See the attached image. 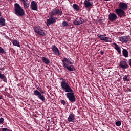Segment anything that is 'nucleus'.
I'll use <instances>...</instances> for the list:
<instances>
[{"label":"nucleus","mask_w":131,"mask_h":131,"mask_svg":"<svg viewBox=\"0 0 131 131\" xmlns=\"http://www.w3.org/2000/svg\"><path fill=\"white\" fill-rule=\"evenodd\" d=\"M0 54H6V51H5V50L3 49L1 47H0Z\"/></svg>","instance_id":"29"},{"label":"nucleus","mask_w":131,"mask_h":131,"mask_svg":"<svg viewBox=\"0 0 131 131\" xmlns=\"http://www.w3.org/2000/svg\"><path fill=\"white\" fill-rule=\"evenodd\" d=\"M1 68H0V70H1Z\"/></svg>","instance_id":"42"},{"label":"nucleus","mask_w":131,"mask_h":131,"mask_svg":"<svg viewBox=\"0 0 131 131\" xmlns=\"http://www.w3.org/2000/svg\"><path fill=\"white\" fill-rule=\"evenodd\" d=\"M113 45L115 46V50H117V52L118 53V54L120 55L121 54V48H120V46H119L115 42H114Z\"/></svg>","instance_id":"17"},{"label":"nucleus","mask_w":131,"mask_h":131,"mask_svg":"<svg viewBox=\"0 0 131 131\" xmlns=\"http://www.w3.org/2000/svg\"><path fill=\"white\" fill-rule=\"evenodd\" d=\"M123 80L124 81H126L127 82H128V81H129V79H128V78L127 77V75H125L123 77Z\"/></svg>","instance_id":"28"},{"label":"nucleus","mask_w":131,"mask_h":131,"mask_svg":"<svg viewBox=\"0 0 131 131\" xmlns=\"http://www.w3.org/2000/svg\"><path fill=\"white\" fill-rule=\"evenodd\" d=\"M119 67L122 69H126L128 67V64H127V62L126 61H121L120 62Z\"/></svg>","instance_id":"12"},{"label":"nucleus","mask_w":131,"mask_h":131,"mask_svg":"<svg viewBox=\"0 0 131 131\" xmlns=\"http://www.w3.org/2000/svg\"><path fill=\"white\" fill-rule=\"evenodd\" d=\"M30 8L32 11H37V3L36 2L33 1L31 2Z\"/></svg>","instance_id":"11"},{"label":"nucleus","mask_w":131,"mask_h":131,"mask_svg":"<svg viewBox=\"0 0 131 131\" xmlns=\"http://www.w3.org/2000/svg\"><path fill=\"white\" fill-rule=\"evenodd\" d=\"M41 60L42 61L43 63L46 64V65H49V64H50V59L46 58L45 57H42Z\"/></svg>","instance_id":"21"},{"label":"nucleus","mask_w":131,"mask_h":131,"mask_svg":"<svg viewBox=\"0 0 131 131\" xmlns=\"http://www.w3.org/2000/svg\"><path fill=\"white\" fill-rule=\"evenodd\" d=\"M0 17H2V13L0 12Z\"/></svg>","instance_id":"39"},{"label":"nucleus","mask_w":131,"mask_h":131,"mask_svg":"<svg viewBox=\"0 0 131 131\" xmlns=\"http://www.w3.org/2000/svg\"><path fill=\"white\" fill-rule=\"evenodd\" d=\"M62 27H65L66 26H68V22H66V21H63L62 23Z\"/></svg>","instance_id":"30"},{"label":"nucleus","mask_w":131,"mask_h":131,"mask_svg":"<svg viewBox=\"0 0 131 131\" xmlns=\"http://www.w3.org/2000/svg\"><path fill=\"white\" fill-rule=\"evenodd\" d=\"M51 49L53 53H54V54H55V55H56V56H60V55H61V53H60V51H59V49L57 47H56V46L53 45L51 47Z\"/></svg>","instance_id":"10"},{"label":"nucleus","mask_w":131,"mask_h":131,"mask_svg":"<svg viewBox=\"0 0 131 131\" xmlns=\"http://www.w3.org/2000/svg\"><path fill=\"white\" fill-rule=\"evenodd\" d=\"M60 80L62 81L60 82L61 89L63 92L67 93L66 96L67 99L71 103H74L75 102V95H74L73 90L71 88V86H70L69 83L63 78H60Z\"/></svg>","instance_id":"1"},{"label":"nucleus","mask_w":131,"mask_h":131,"mask_svg":"<svg viewBox=\"0 0 131 131\" xmlns=\"http://www.w3.org/2000/svg\"><path fill=\"white\" fill-rule=\"evenodd\" d=\"M122 54L125 58H127V57H128V51H127L126 49H123Z\"/></svg>","instance_id":"22"},{"label":"nucleus","mask_w":131,"mask_h":131,"mask_svg":"<svg viewBox=\"0 0 131 131\" xmlns=\"http://www.w3.org/2000/svg\"><path fill=\"white\" fill-rule=\"evenodd\" d=\"M13 12L15 15L17 16V17H23V16H25L24 9H23L22 7L18 3L14 4V10Z\"/></svg>","instance_id":"3"},{"label":"nucleus","mask_w":131,"mask_h":131,"mask_svg":"<svg viewBox=\"0 0 131 131\" xmlns=\"http://www.w3.org/2000/svg\"><path fill=\"white\" fill-rule=\"evenodd\" d=\"M57 18L55 17H51L49 19H47V26H50L51 24H54V23H56L57 22Z\"/></svg>","instance_id":"8"},{"label":"nucleus","mask_w":131,"mask_h":131,"mask_svg":"<svg viewBox=\"0 0 131 131\" xmlns=\"http://www.w3.org/2000/svg\"><path fill=\"white\" fill-rule=\"evenodd\" d=\"M62 16L63 15V12L60 10L59 9L54 8L51 10L50 13V17H55V16Z\"/></svg>","instance_id":"4"},{"label":"nucleus","mask_w":131,"mask_h":131,"mask_svg":"<svg viewBox=\"0 0 131 131\" xmlns=\"http://www.w3.org/2000/svg\"><path fill=\"white\" fill-rule=\"evenodd\" d=\"M34 31L39 35H41V36H46V32L42 29L40 28V27H36L34 28Z\"/></svg>","instance_id":"7"},{"label":"nucleus","mask_w":131,"mask_h":131,"mask_svg":"<svg viewBox=\"0 0 131 131\" xmlns=\"http://www.w3.org/2000/svg\"><path fill=\"white\" fill-rule=\"evenodd\" d=\"M118 7L119 9L123 10V11H126V10H127V8H128L127 4L124 2H120L118 5Z\"/></svg>","instance_id":"9"},{"label":"nucleus","mask_w":131,"mask_h":131,"mask_svg":"<svg viewBox=\"0 0 131 131\" xmlns=\"http://www.w3.org/2000/svg\"><path fill=\"white\" fill-rule=\"evenodd\" d=\"M116 125L117 126H120L121 125V122L120 121H117L116 122Z\"/></svg>","instance_id":"31"},{"label":"nucleus","mask_w":131,"mask_h":131,"mask_svg":"<svg viewBox=\"0 0 131 131\" xmlns=\"http://www.w3.org/2000/svg\"><path fill=\"white\" fill-rule=\"evenodd\" d=\"M129 65L131 67V59H129Z\"/></svg>","instance_id":"35"},{"label":"nucleus","mask_w":131,"mask_h":131,"mask_svg":"<svg viewBox=\"0 0 131 131\" xmlns=\"http://www.w3.org/2000/svg\"><path fill=\"white\" fill-rule=\"evenodd\" d=\"M60 102L63 105V106H65L66 105V101L64 100H61Z\"/></svg>","instance_id":"32"},{"label":"nucleus","mask_w":131,"mask_h":131,"mask_svg":"<svg viewBox=\"0 0 131 131\" xmlns=\"http://www.w3.org/2000/svg\"><path fill=\"white\" fill-rule=\"evenodd\" d=\"M24 5V9H28L29 8V3L28 0H20Z\"/></svg>","instance_id":"19"},{"label":"nucleus","mask_w":131,"mask_h":131,"mask_svg":"<svg viewBox=\"0 0 131 131\" xmlns=\"http://www.w3.org/2000/svg\"><path fill=\"white\" fill-rule=\"evenodd\" d=\"M6 19L3 17H0V25L1 26H5L6 25Z\"/></svg>","instance_id":"23"},{"label":"nucleus","mask_w":131,"mask_h":131,"mask_svg":"<svg viewBox=\"0 0 131 131\" xmlns=\"http://www.w3.org/2000/svg\"><path fill=\"white\" fill-rule=\"evenodd\" d=\"M103 1H105L106 2H108V1H110V0H103Z\"/></svg>","instance_id":"40"},{"label":"nucleus","mask_w":131,"mask_h":131,"mask_svg":"<svg viewBox=\"0 0 131 131\" xmlns=\"http://www.w3.org/2000/svg\"><path fill=\"white\" fill-rule=\"evenodd\" d=\"M84 6L85 8H90L93 6V2H91L90 0H85Z\"/></svg>","instance_id":"18"},{"label":"nucleus","mask_w":131,"mask_h":131,"mask_svg":"<svg viewBox=\"0 0 131 131\" xmlns=\"http://www.w3.org/2000/svg\"><path fill=\"white\" fill-rule=\"evenodd\" d=\"M0 79H2L4 82H6V83H8V81L7 80V77L5 74H2L0 73Z\"/></svg>","instance_id":"20"},{"label":"nucleus","mask_w":131,"mask_h":131,"mask_svg":"<svg viewBox=\"0 0 131 131\" xmlns=\"http://www.w3.org/2000/svg\"><path fill=\"white\" fill-rule=\"evenodd\" d=\"M117 19V15L115 13H110L108 15V20L111 22H113V21H115Z\"/></svg>","instance_id":"13"},{"label":"nucleus","mask_w":131,"mask_h":131,"mask_svg":"<svg viewBox=\"0 0 131 131\" xmlns=\"http://www.w3.org/2000/svg\"><path fill=\"white\" fill-rule=\"evenodd\" d=\"M103 41H105V42H111L112 41L111 38H109V37H105Z\"/></svg>","instance_id":"27"},{"label":"nucleus","mask_w":131,"mask_h":131,"mask_svg":"<svg viewBox=\"0 0 131 131\" xmlns=\"http://www.w3.org/2000/svg\"><path fill=\"white\" fill-rule=\"evenodd\" d=\"M3 99V96L0 95V100H2Z\"/></svg>","instance_id":"38"},{"label":"nucleus","mask_w":131,"mask_h":131,"mask_svg":"<svg viewBox=\"0 0 131 131\" xmlns=\"http://www.w3.org/2000/svg\"><path fill=\"white\" fill-rule=\"evenodd\" d=\"M68 121L69 122H74L75 121V118L74 117V114L71 113L68 118Z\"/></svg>","instance_id":"16"},{"label":"nucleus","mask_w":131,"mask_h":131,"mask_svg":"<svg viewBox=\"0 0 131 131\" xmlns=\"http://www.w3.org/2000/svg\"><path fill=\"white\" fill-rule=\"evenodd\" d=\"M62 66L65 69H67L68 71H75L76 69L75 67L73 66V62L70 61L69 58H64L62 60Z\"/></svg>","instance_id":"2"},{"label":"nucleus","mask_w":131,"mask_h":131,"mask_svg":"<svg viewBox=\"0 0 131 131\" xmlns=\"http://www.w3.org/2000/svg\"><path fill=\"white\" fill-rule=\"evenodd\" d=\"M73 8L74 10L75 11H79V7L78 6V5L75 4L73 5Z\"/></svg>","instance_id":"26"},{"label":"nucleus","mask_w":131,"mask_h":131,"mask_svg":"<svg viewBox=\"0 0 131 131\" xmlns=\"http://www.w3.org/2000/svg\"><path fill=\"white\" fill-rule=\"evenodd\" d=\"M120 41L121 42H128L129 41V38L126 36H121L119 38Z\"/></svg>","instance_id":"15"},{"label":"nucleus","mask_w":131,"mask_h":131,"mask_svg":"<svg viewBox=\"0 0 131 131\" xmlns=\"http://www.w3.org/2000/svg\"><path fill=\"white\" fill-rule=\"evenodd\" d=\"M5 91H6V89H5Z\"/></svg>","instance_id":"41"},{"label":"nucleus","mask_w":131,"mask_h":131,"mask_svg":"<svg viewBox=\"0 0 131 131\" xmlns=\"http://www.w3.org/2000/svg\"><path fill=\"white\" fill-rule=\"evenodd\" d=\"M37 90H38V91H40V90H41L40 88L38 87V88H37Z\"/></svg>","instance_id":"37"},{"label":"nucleus","mask_w":131,"mask_h":131,"mask_svg":"<svg viewBox=\"0 0 131 131\" xmlns=\"http://www.w3.org/2000/svg\"><path fill=\"white\" fill-rule=\"evenodd\" d=\"M83 19L81 17L77 18L76 20H75L73 23L74 25H80V24H82L83 23Z\"/></svg>","instance_id":"14"},{"label":"nucleus","mask_w":131,"mask_h":131,"mask_svg":"<svg viewBox=\"0 0 131 131\" xmlns=\"http://www.w3.org/2000/svg\"><path fill=\"white\" fill-rule=\"evenodd\" d=\"M41 94H43V92L41 91V92H40L37 90L34 91V96H36V97H38V99H39V100H41L42 102H45L46 98Z\"/></svg>","instance_id":"5"},{"label":"nucleus","mask_w":131,"mask_h":131,"mask_svg":"<svg viewBox=\"0 0 131 131\" xmlns=\"http://www.w3.org/2000/svg\"><path fill=\"white\" fill-rule=\"evenodd\" d=\"M115 13H116V15H117L119 18H122V17L125 16V12L122 9H120V8L115 9Z\"/></svg>","instance_id":"6"},{"label":"nucleus","mask_w":131,"mask_h":131,"mask_svg":"<svg viewBox=\"0 0 131 131\" xmlns=\"http://www.w3.org/2000/svg\"><path fill=\"white\" fill-rule=\"evenodd\" d=\"M106 36V34L101 35V34H98L97 35L98 37L99 38H100V39L101 40H103V41H104V38H105V37H104V36Z\"/></svg>","instance_id":"25"},{"label":"nucleus","mask_w":131,"mask_h":131,"mask_svg":"<svg viewBox=\"0 0 131 131\" xmlns=\"http://www.w3.org/2000/svg\"><path fill=\"white\" fill-rule=\"evenodd\" d=\"M4 122V119L3 118H0V124H2Z\"/></svg>","instance_id":"34"},{"label":"nucleus","mask_w":131,"mask_h":131,"mask_svg":"<svg viewBox=\"0 0 131 131\" xmlns=\"http://www.w3.org/2000/svg\"><path fill=\"white\" fill-rule=\"evenodd\" d=\"M12 43H13V46H15V47H18V48H20V42H19L16 40H13Z\"/></svg>","instance_id":"24"},{"label":"nucleus","mask_w":131,"mask_h":131,"mask_svg":"<svg viewBox=\"0 0 131 131\" xmlns=\"http://www.w3.org/2000/svg\"><path fill=\"white\" fill-rule=\"evenodd\" d=\"M100 54H101V55H103L104 54V51H100Z\"/></svg>","instance_id":"36"},{"label":"nucleus","mask_w":131,"mask_h":131,"mask_svg":"<svg viewBox=\"0 0 131 131\" xmlns=\"http://www.w3.org/2000/svg\"><path fill=\"white\" fill-rule=\"evenodd\" d=\"M2 131H12V130H11V129H9L7 128H2Z\"/></svg>","instance_id":"33"}]
</instances>
